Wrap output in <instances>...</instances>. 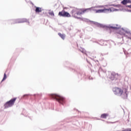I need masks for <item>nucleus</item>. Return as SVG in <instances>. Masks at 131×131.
Here are the masks:
<instances>
[{
  "instance_id": "f257e3e1",
  "label": "nucleus",
  "mask_w": 131,
  "mask_h": 131,
  "mask_svg": "<svg viewBox=\"0 0 131 131\" xmlns=\"http://www.w3.org/2000/svg\"><path fill=\"white\" fill-rule=\"evenodd\" d=\"M113 92L116 96L121 97L122 99H127V90H122L121 88L115 87L113 89Z\"/></svg>"
},
{
  "instance_id": "f03ea898",
  "label": "nucleus",
  "mask_w": 131,
  "mask_h": 131,
  "mask_svg": "<svg viewBox=\"0 0 131 131\" xmlns=\"http://www.w3.org/2000/svg\"><path fill=\"white\" fill-rule=\"evenodd\" d=\"M92 10H94V8H90L85 9H78L76 8H74L71 13L73 17L78 18V15H82V14H84V13H86Z\"/></svg>"
},
{
  "instance_id": "7ed1b4c3",
  "label": "nucleus",
  "mask_w": 131,
  "mask_h": 131,
  "mask_svg": "<svg viewBox=\"0 0 131 131\" xmlns=\"http://www.w3.org/2000/svg\"><path fill=\"white\" fill-rule=\"evenodd\" d=\"M50 97L57 101L60 104H63L65 103V98L64 97L57 94H51Z\"/></svg>"
},
{
  "instance_id": "20e7f679",
  "label": "nucleus",
  "mask_w": 131,
  "mask_h": 131,
  "mask_svg": "<svg viewBox=\"0 0 131 131\" xmlns=\"http://www.w3.org/2000/svg\"><path fill=\"white\" fill-rule=\"evenodd\" d=\"M16 100H17V98H14L9 101H7L4 105L5 108H9L10 107H12V106L14 105V104H15Z\"/></svg>"
},
{
  "instance_id": "39448f33",
  "label": "nucleus",
  "mask_w": 131,
  "mask_h": 131,
  "mask_svg": "<svg viewBox=\"0 0 131 131\" xmlns=\"http://www.w3.org/2000/svg\"><path fill=\"white\" fill-rule=\"evenodd\" d=\"M91 8H93V10H89V12L91 11H94L96 13H106V12H112L111 8H109V9L104 8L103 9L96 10L95 9V7H91Z\"/></svg>"
},
{
  "instance_id": "423d86ee",
  "label": "nucleus",
  "mask_w": 131,
  "mask_h": 131,
  "mask_svg": "<svg viewBox=\"0 0 131 131\" xmlns=\"http://www.w3.org/2000/svg\"><path fill=\"white\" fill-rule=\"evenodd\" d=\"M58 15H59L60 17H71V15L69 13L65 11L64 10H62L59 12Z\"/></svg>"
},
{
  "instance_id": "0eeeda50",
  "label": "nucleus",
  "mask_w": 131,
  "mask_h": 131,
  "mask_svg": "<svg viewBox=\"0 0 131 131\" xmlns=\"http://www.w3.org/2000/svg\"><path fill=\"white\" fill-rule=\"evenodd\" d=\"M112 77H113V79H117L118 78V74L112 73Z\"/></svg>"
},
{
  "instance_id": "6e6552de",
  "label": "nucleus",
  "mask_w": 131,
  "mask_h": 131,
  "mask_svg": "<svg viewBox=\"0 0 131 131\" xmlns=\"http://www.w3.org/2000/svg\"><path fill=\"white\" fill-rule=\"evenodd\" d=\"M35 12L36 13H40L42 12L41 8L36 7Z\"/></svg>"
},
{
  "instance_id": "1a4fd4ad",
  "label": "nucleus",
  "mask_w": 131,
  "mask_h": 131,
  "mask_svg": "<svg viewBox=\"0 0 131 131\" xmlns=\"http://www.w3.org/2000/svg\"><path fill=\"white\" fill-rule=\"evenodd\" d=\"M109 116V115L108 114H103L101 115V118L105 119L107 118Z\"/></svg>"
},
{
  "instance_id": "9d476101",
  "label": "nucleus",
  "mask_w": 131,
  "mask_h": 131,
  "mask_svg": "<svg viewBox=\"0 0 131 131\" xmlns=\"http://www.w3.org/2000/svg\"><path fill=\"white\" fill-rule=\"evenodd\" d=\"M58 35L62 38V39H65L66 35L64 34H61V33H58Z\"/></svg>"
},
{
  "instance_id": "9b49d317",
  "label": "nucleus",
  "mask_w": 131,
  "mask_h": 131,
  "mask_svg": "<svg viewBox=\"0 0 131 131\" xmlns=\"http://www.w3.org/2000/svg\"><path fill=\"white\" fill-rule=\"evenodd\" d=\"M24 21L21 20V19H16L15 20V23H23Z\"/></svg>"
},
{
  "instance_id": "f8f14e48",
  "label": "nucleus",
  "mask_w": 131,
  "mask_h": 131,
  "mask_svg": "<svg viewBox=\"0 0 131 131\" xmlns=\"http://www.w3.org/2000/svg\"><path fill=\"white\" fill-rule=\"evenodd\" d=\"M122 4L123 5H126V4H127V0H123L122 2Z\"/></svg>"
},
{
  "instance_id": "ddd939ff",
  "label": "nucleus",
  "mask_w": 131,
  "mask_h": 131,
  "mask_svg": "<svg viewBox=\"0 0 131 131\" xmlns=\"http://www.w3.org/2000/svg\"><path fill=\"white\" fill-rule=\"evenodd\" d=\"M7 79V74L6 73L4 74V78L2 81H4V80H6Z\"/></svg>"
},
{
  "instance_id": "4468645a",
  "label": "nucleus",
  "mask_w": 131,
  "mask_h": 131,
  "mask_svg": "<svg viewBox=\"0 0 131 131\" xmlns=\"http://www.w3.org/2000/svg\"><path fill=\"white\" fill-rule=\"evenodd\" d=\"M49 14V15H50V16H55V14H54V12L53 11L50 12Z\"/></svg>"
},
{
  "instance_id": "2eb2a0df",
  "label": "nucleus",
  "mask_w": 131,
  "mask_h": 131,
  "mask_svg": "<svg viewBox=\"0 0 131 131\" xmlns=\"http://www.w3.org/2000/svg\"><path fill=\"white\" fill-rule=\"evenodd\" d=\"M111 28H112V29H119V27H111Z\"/></svg>"
},
{
  "instance_id": "dca6fc26",
  "label": "nucleus",
  "mask_w": 131,
  "mask_h": 131,
  "mask_svg": "<svg viewBox=\"0 0 131 131\" xmlns=\"http://www.w3.org/2000/svg\"><path fill=\"white\" fill-rule=\"evenodd\" d=\"M81 53H83V54H86V52L85 50H81Z\"/></svg>"
},
{
  "instance_id": "f3484780",
  "label": "nucleus",
  "mask_w": 131,
  "mask_h": 131,
  "mask_svg": "<svg viewBox=\"0 0 131 131\" xmlns=\"http://www.w3.org/2000/svg\"><path fill=\"white\" fill-rule=\"evenodd\" d=\"M96 8H104V6H97Z\"/></svg>"
},
{
  "instance_id": "a211bd4d",
  "label": "nucleus",
  "mask_w": 131,
  "mask_h": 131,
  "mask_svg": "<svg viewBox=\"0 0 131 131\" xmlns=\"http://www.w3.org/2000/svg\"><path fill=\"white\" fill-rule=\"evenodd\" d=\"M128 8H130V9H131V5H130L128 6Z\"/></svg>"
},
{
  "instance_id": "6ab92c4d",
  "label": "nucleus",
  "mask_w": 131,
  "mask_h": 131,
  "mask_svg": "<svg viewBox=\"0 0 131 131\" xmlns=\"http://www.w3.org/2000/svg\"><path fill=\"white\" fill-rule=\"evenodd\" d=\"M127 4H129V2L128 0H127Z\"/></svg>"
},
{
  "instance_id": "aec40b11",
  "label": "nucleus",
  "mask_w": 131,
  "mask_h": 131,
  "mask_svg": "<svg viewBox=\"0 0 131 131\" xmlns=\"http://www.w3.org/2000/svg\"><path fill=\"white\" fill-rule=\"evenodd\" d=\"M129 1V4H131V0H128Z\"/></svg>"
},
{
  "instance_id": "412c9836",
  "label": "nucleus",
  "mask_w": 131,
  "mask_h": 131,
  "mask_svg": "<svg viewBox=\"0 0 131 131\" xmlns=\"http://www.w3.org/2000/svg\"><path fill=\"white\" fill-rule=\"evenodd\" d=\"M129 1V4H131V0H128Z\"/></svg>"
},
{
  "instance_id": "4be33fe9",
  "label": "nucleus",
  "mask_w": 131,
  "mask_h": 131,
  "mask_svg": "<svg viewBox=\"0 0 131 131\" xmlns=\"http://www.w3.org/2000/svg\"><path fill=\"white\" fill-rule=\"evenodd\" d=\"M25 96H27V95H24V97H25Z\"/></svg>"
}]
</instances>
